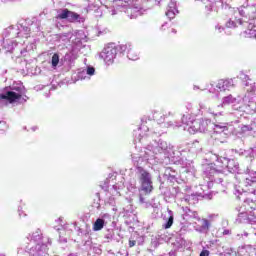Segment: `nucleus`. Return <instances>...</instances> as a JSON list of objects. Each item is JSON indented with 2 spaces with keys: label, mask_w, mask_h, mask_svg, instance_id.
Returning a JSON list of instances; mask_svg holds the SVG:
<instances>
[{
  "label": "nucleus",
  "mask_w": 256,
  "mask_h": 256,
  "mask_svg": "<svg viewBox=\"0 0 256 256\" xmlns=\"http://www.w3.org/2000/svg\"><path fill=\"white\" fill-rule=\"evenodd\" d=\"M56 19H67L69 23H77V21H80L81 15L77 14L76 12L70 11L69 9L65 8L61 10V13H59L56 16Z\"/></svg>",
  "instance_id": "1"
},
{
  "label": "nucleus",
  "mask_w": 256,
  "mask_h": 256,
  "mask_svg": "<svg viewBox=\"0 0 256 256\" xmlns=\"http://www.w3.org/2000/svg\"><path fill=\"white\" fill-rule=\"evenodd\" d=\"M100 57L107 63V65H112L113 61H115V57H117V49L108 46L100 53Z\"/></svg>",
  "instance_id": "2"
},
{
  "label": "nucleus",
  "mask_w": 256,
  "mask_h": 256,
  "mask_svg": "<svg viewBox=\"0 0 256 256\" xmlns=\"http://www.w3.org/2000/svg\"><path fill=\"white\" fill-rule=\"evenodd\" d=\"M182 123L188 127L189 133H197L199 131V122L191 115H183Z\"/></svg>",
  "instance_id": "3"
},
{
  "label": "nucleus",
  "mask_w": 256,
  "mask_h": 256,
  "mask_svg": "<svg viewBox=\"0 0 256 256\" xmlns=\"http://www.w3.org/2000/svg\"><path fill=\"white\" fill-rule=\"evenodd\" d=\"M138 173H139V180H140V183H149L151 181H153L151 179V173H149L147 170L143 169V167L141 166H137L136 167Z\"/></svg>",
  "instance_id": "4"
},
{
  "label": "nucleus",
  "mask_w": 256,
  "mask_h": 256,
  "mask_svg": "<svg viewBox=\"0 0 256 256\" xmlns=\"http://www.w3.org/2000/svg\"><path fill=\"white\" fill-rule=\"evenodd\" d=\"M22 95L17 94L13 91H8L6 94H0V99H4L6 101H9V103H15L18 99H21Z\"/></svg>",
  "instance_id": "5"
},
{
  "label": "nucleus",
  "mask_w": 256,
  "mask_h": 256,
  "mask_svg": "<svg viewBox=\"0 0 256 256\" xmlns=\"http://www.w3.org/2000/svg\"><path fill=\"white\" fill-rule=\"evenodd\" d=\"M140 191H143L144 195H151L153 193V181L143 182Z\"/></svg>",
  "instance_id": "6"
},
{
  "label": "nucleus",
  "mask_w": 256,
  "mask_h": 256,
  "mask_svg": "<svg viewBox=\"0 0 256 256\" xmlns=\"http://www.w3.org/2000/svg\"><path fill=\"white\" fill-rule=\"evenodd\" d=\"M237 25H243V20L241 19H236V21L233 20H228L226 22V27L228 29H235V27H237Z\"/></svg>",
  "instance_id": "7"
},
{
  "label": "nucleus",
  "mask_w": 256,
  "mask_h": 256,
  "mask_svg": "<svg viewBox=\"0 0 256 256\" xmlns=\"http://www.w3.org/2000/svg\"><path fill=\"white\" fill-rule=\"evenodd\" d=\"M105 227V221L101 218H98L93 224V231H101Z\"/></svg>",
  "instance_id": "8"
},
{
  "label": "nucleus",
  "mask_w": 256,
  "mask_h": 256,
  "mask_svg": "<svg viewBox=\"0 0 256 256\" xmlns=\"http://www.w3.org/2000/svg\"><path fill=\"white\" fill-rule=\"evenodd\" d=\"M177 13H179V10H177V7L173 6V7H169V9L166 12V17H168V19H175V15H177Z\"/></svg>",
  "instance_id": "9"
},
{
  "label": "nucleus",
  "mask_w": 256,
  "mask_h": 256,
  "mask_svg": "<svg viewBox=\"0 0 256 256\" xmlns=\"http://www.w3.org/2000/svg\"><path fill=\"white\" fill-rule=\"evenodd\" d=\"M227 85H229V82L227 80H219L216 87L220 91H226L227 90Z\"/></svg>",
  "instance_id": "10"
},
{
  "label": "nucleus",
  "mask_w": 256,
  "mask_h": 256,
  "mask_svg": "<svg viewBox=\"0 0 256 256\" xmlns=\"http://www.w3.org/2000/svg\"><path fill=\"white\" fill-rule=\"evenodd\" d=\"M176 35H177V30H175V28L173 27L167 28L166 37H168V39H173Z\"/></svg>",
  "instance_id": "11"
},
{
  "label": "nucleus",
  "mask_w": 256,
  "mask_h": 256,
  "mask_svg": "<svg viewBox=\"0 0 256 256\" xmlns=\"http://www.w3.org/2000/svg\"><path fill=\"white\" fill-rule=\"evenodd\" d=\"M248 35H250L251 37H256V26L253 24H249L248 26Z\"/></svg>",
  "instance_id": "12"
},
{
  "label": "nucleus",
  "mask_w": 256,
  "mask_h": 256,
  "mask_svg": "<svg viewBox=\"0 0 256 256\" xmlns=\"http://www.w3.org/2000/svg\"><path fill=\"white\" fill-rule=\"evenodd\" d=\"M59 65V54L55 53L52 56V67H57Z\"/></svg>",
  "instance_id": "13"
},
{
  "label": "nucleus",
  "mask_w": 256,
  "mask_h": 256,
  "mask_svg": "<svg viewBox=\"0 0 256 256\" xmlns=\"http://www.w3.org/2000/svg\"><path fill=\"white\" fill-rule=\"evenodd\" d=\"M173 216H170L167 223L164 225V229H171L173 227Z\"/></svg>",
  "instance_id": "14"
},
{
  "label": "nucleus",
  "mask_w": 256,
  "mask_h": 256,
  "mask_svg": "<svg viewBox=\"0 0 256 256\" xmlns=\"http://www.w3.org/2000/svg\"><path fill=\"white\" fill-rule=\"evenodd\" d=\"M87 75H95V68L88 67L87 68Z\"/></svg>",
  "instance_id": "15"
},
{
  "label": "nucleus",
  "mask_w": 256,
  "mask_h": 256,
  "mask_svg": "<svg viewBox=\"0 0 256 256\" xmlns=\"http://www.w3.org/2000/svg\"><path fill=\"white\" fill-rule=\"evenodd\" d=\"M135 245H137V241L129 240V247H135Z\"/></svg>",
  "instance_id": "16"
},
{
  "label": "nucleus",
  "mask_w": 256,
  "mask_h": 256,
  "mask_svg": "<svg viewBox=\"0 0 256 256\" xmlns=\"http://www.w3.org/2000/svg\"><path fill=\"white\" fill-rule=\"evenodd\" d=\"M200 256H209V250H202Z\"/></svg>",
  "instance_id": "17"
},
{
  "label": "nucleus",
  "mask_w": 256,
  "mask_h": 256,
  "mask_svg": "<svg viewBox=\"0 0 256 256\" xmlns=\"http://www.w3.org/2000/svg\"><path fill=\"white\" fill-rule=\"evenodd\" d=\"M139 201L140 203H145V198L141 194L139 195Z\"/></svg>",
  "instance_id": "18"
},
{
  "label": "nucleus",
  "mask_w": 256,
  "mask_h": 256,
  "mask_svg": "<svg viewBox=\"0 0 256 256\" xmlns=\"http://www.w3.org/2000/svg\"><path fill=\"white\" fill-rule=\"evenodd\" d=\"M223 235H231V230H224Z\"/></svg>",
  "instance_id": "19"
},
{
  "label": "nucleus",
  "mask_w": 256,
  "mask_h": 256,
  "mask_svg": "<svg viewBox=\"0 0 256 256\" xmlns=\"http://www.w3.org/2000/svg\"><path fill=\"white\" fill-rule=\"evenodd\" d=\"M120 48L122 49V51H127V45H120Z\"/></svg>",
  "instance_id": "20"
},
{
  "label": "nucleus",
  "mask_w": 256,
  "mask_h": 256,
  "mask_svg": "<svg viewBox=\"0 0 256 256\" xmlns=\"http://www.w3.org/2000/svg\"><path fill=\"white\" fill-rule=\"evenodd\" d=\"M204 223H205L206 227H209V220H205Z\"/></svg>",
  "instance_id": "21"
},
{
  "label": "nucleus",
  "mask_w": 256,
  "mask_h": 256,
  "mask_svg": "<svg viewBox=\"0 0 256 256\" xmlns=\"http://www.w3.org/2000/svg\"><path fill=\"white\" fill-rule=\"evenodd\" d=\"M162 30L167 31V28H165V26H162Z\"/></svg>",
  "instance_id": "22"
},
{
  "label": "nucleus",
  "mask_w": 256,
  "mask_h": 256,
  "mask_svg": "<svg viewBox=\"0 0 256 256\" xmlns=\"http://www.w3.org/2000/svg\"><path fill=\"white\" fill-rule=\"evenodd\" d=\"M243 215V213H239L238 216L241 217Z\"/></svg>",
  "instance_id": "23"
},
{
  "label": "nucleus",
  "mask_w": 256,
  "mask_h": 256,
  "mask_svg": "<svg viewBox=\"0 0 256 256\" xmlns=\"http://www.w3.org/2000/svg\"><path fill=\"white\" fill-rule=\"evenodd\" d=\"M252 209H254V210H255V209H256V205H255L254 207H252Z\"/></svg>",
  "instance_id": "24"
}]
</instances>
